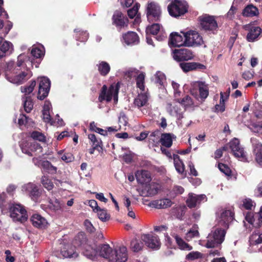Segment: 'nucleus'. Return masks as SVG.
<instances>
[{"instance_id":"de8ad7c7","label":"nucleus","mask_w":262,"mask_h":262,"mask_svg":"<svg viewBox=\"0 0 262 262\" xmlns=\"http://www.w3.org/2000/svg\"><path fill=\"white\" fill-rule=\"evenodd\" d=\"M145 189L147 191V196H152L157 193L158 187L156 184L152 183L146 186Z\"/></svg>"},{"instance_id":"a878e982","label":"nucleus","mask_w":262,"mask_h":262,"mask_svg":"<svg viewBox=\"0 0 262 262\" xmlns=\"http://www.w3.org/2000/svg\"><path fill=\"white\" fill-rule=\"evenodd\" d=\"M135 176L138 183L141 184L148 183L151 180L149 172L145 170H138Z\"/></svg>"},{"instance_id":"9b49d317","label":"nucleus","mask_w":262,"mask_h":262,"mask_svg":"<svg viewBox=\"0 0 262 262\" xmlns=\"http://www.w3.org/2000/svg\"><path fill=\"white\" fill-rule=\"evenodd\" d=\"M202 28L206 30H213L217 27V24L213 16L204 15L199 17Z\"/></svg>"},{"instance_id":"bb28decb","label":"nucleus","mask_w":262,"mask_h":262,"mask_svg":"<svg viewBox=\"0 0 262 262\" xmlns=\"http://www.w3.org/2000/svg\"><path fill=\"white\" fill-rule=\"evenodd\" d=\"M124 42L128 45H135L139 42V37L134 32H128L123 36Z\"/></svg>"},{"instance_id":"393cba45","label":"nucleus","mask_w":262,"mask_h":262,"mask_svg":"<svg viewBox=\"0 0 262 262\" xmlns=\"http://www.w3.org/2000/svg\"><path fill=\"white\" fill-rule=\"evenodd\" d=\"M172 205V202L168 199H163L152 201L150 203L149 206L156 208H166Z\"/></svg>"},{"instance_id":"f704fd0d","label":"nucleus","mask_w":262,"mask_h":262,"mask_svg":"<svg viewBox=\"0 0 262 262\" xmlns=\"http://www.w3.org/2000/svg\"><path fill=\"white\" fill-rule=\"evenodd\" d=\"M180 65L182 69L185 72L193 70L198 68L200 69L204 67L203 65L194 62L181 63Z\"/></svg>"},{"instance_id":"cd10ccee","label":"nucleus","mask_w":262,"mask_h":262,"mask_svg":"<svg viewBox=\"0 0 262 262\" xmlns=\"http://www.w3.org/2000/svg\"><path fill=\"white\" fill-rule=\"evenodd\" d=\"M261 29L259 27H253L251 28L247 35V39L249 42H253L256 40L260 35Z\"/></svg>"},{"instance_id":"0e129e2a","label":"nucleus","mask_w":262,"mask_h":262,"mask_svg":"<svg viewBox=\"0 0 262 262\" xmlns=\"http://www.w3.org/2000/svg\"><path fill=\"white\" fill-rule=\"evenodd\" d=\"M245 220L250 224L253 225V226L255 227H259L260 226V225L259 223H256L255 224L254 223V216L251 213H248L246 217Z\"/></svg>"},{"instance_id":"4d7b16f0","label":"nucleus","mask_w":262,"mask_h":262,"mask_svg":"<svg viewBox=\"0 0 262 262\" xmlns=\"http://www.w3.org/2000/svg\"><path fill=\"white\" fill-rule=\"evenodd\" d=\"M31 137L36 140H38L40 142H45L46 137L42 133L38 131H34L31 134Z\"/></svg>"},{"instance_id":"f3484780","label":"nucleus","mask_w":262,"mask_h":262,"mask_svg":"<svg viewBox=\"0 0 262 262\" xmlns=\"http://www.w3.org/2000/svg\"><path fill=\"white\" fill-rule=\"evenodd\" d=\"M194 88L198 89L200 97L203 100H205L209 95V88L208 85L203 81H195L192 83Z\"/></svg>"},{"instance_id":"473e14b6","label":"nucleus","mask_w":262,"mask_h":262,"mask_svg":"<svg viewBox=\"0 0 262 262\" xmlns=\"http://www.w3.org/2000/svg\"><path fill=\"white\" fill-rule=\"evenodd\" d=\"M160 141L163 146L168 148L171 147L172 144V134L170 133L162 134Z\"/></svg>"},{"instance_id":"49530a36","label":"nucleus","mask_w":262,"mask_h":262,"mask_svg":"<svg viewBox=\"0 0 262 262\" xmlns=\"http://www.w3.org/2000/svg\"><path fill=\"white\" fill-rule=\"evenodd\" d=\"M144 79L145 74L143 72L140 73L136 78L137 86L142 92L144 91Z\"/></svg>"},{"instance_id":"2f4dec72","label":"nucleus","mask_w":262,"mask_h":262,"mask_svg":"<svg viewBox=\"0 0 262 262\" xmlns=\"http://www.w3.org/2000/svg\"><path fill=\"white\" fill-rule=\"evenodd\" d=\"M113 23L118 27H123L125 24V20L120 11H116L113 16Z\"/></svg>"},{"instance_id":"13d9d810","label":"nucleus","mask_w":262,"mask_h":262,"mask_svg":"<svg viewBox=\"0 0 262 262\" xmlns=\"http://www.w3.org/2000/svg\"><path fill=\"white\" fill-rule=\"evenodd\" d=\"M155 80L156 83L163 85L166 80L165 75L161 72H157L155 74Z\"/></svg>"},{"instance_id":"4c0bfd02","label":"nucleus","mask_w":262,"mask_h":262,"mask_svg":"<svg viewBox=\"0 0 262 262\" xmlns=\"http://www.w3.org/2000/svg\"><path fill=\"white\" fill-rule=\"evenodd\" d=\"M41 168L42 170L51 174L56 173L57 168L51 164L48 161L41 162Z\"/></svg>"},{"instance_id":"4468645a","label":"nucleus","mask_w":262,"mask_h":262,"mask_svg":"<svg viewBox=\"0 0 262 262\" xmlns=\"http://www.w3.org/2000/svg\"><path fill=\"white\" fill-rule=\"evenodd\" d=\"M180 35L177 32L171 33L169 37V44L172 47L186 46L185 37L183 36V32Z\"/></svg>"},{"instance_id":"412c9836","label":"nucleus","mask_w":262,"mask_h":262,"mask_svg":"<svg viewBox=\"0 0 262 262\" xmlns=\"http://www.w3.org/2000/svg\"><path fill=\"white\" fill-rule=\"evenodd\" d=\"M96 248V246L95 244L92 245L86 244L84 247L83 254L88 258L94 260L98 254Z\"/></svg>"},{"instance_id":"20e7f679","label":"nucleus","mask_w":262,"mask_h":262,"mask_svg":"<svg viewBox=\"0 0 262 262\" xmlns=\"http://www.w3.org/2000/svg\"><path fill=\"white\" fill-rule=\"evenodd\" d=\"M185 37L186 47H193L200 46L203 43V40L200 34L193 30L183 33Z\"/></svg>"},{"instance_id":"8fccbe9b","label":"nucleus","mask_w":262,"mask_h":262,"mask_svg":"<svg viewBox=\"0 0 262 262\" xmlns=\"http://www.w3.org/2000/svg\"><path fill=\"white\" fill-rule=\"evenodd\" d=\"M88 138L92 143V146L95 147V148L100 147L101 148L102 143L100 139L97 138L94 134H89Z\"/></svg>"},{"instance_id":"c756f323","label":"nucleus","mask_w":262,"mask_h":262,"mask_svg":"<svg viewBox=\"0 0 262 262\" xmlns=\"http://www.w3.org/2000/svg\"><path fill=\"white\" fill-rule=\"evenodd\" d=\"M259 14L258 9L252 5L246 6L242 12V14L245 17H253L257 16Z\"/></svg>"},{"instance_id":"f8f14e48","label":"nucleus","mask_w":262,"mask_h":262,"mask_svg":"<svg viewBox=\"0 0 262 262\" xmlns=\"http://www.w3.org/2000/svg\"><path fill=\"white\" fill-rule=\"evenodd\" d=\"M141 239L148 247L151 249H159L161 245L159 238L155 234H143L141 236Z\"/></svg>"},{"instance_id":"ea45409f","label":"nucleus","mask_w":262,"mask_h":262,"mask_svg":"<svg viewBox=\"0 0 262 262\" xmlns=\"http://www.w3.org/2000/svg\"><path fill=\"white\" fill-rule=\"evenodd\" d=\"M0 49L7 56L12 53L13 51V46L11 42L8 41H5L0 46Z\"/></svg>"},{"instance_id":"37998d69","label":"nucleus","mask_w":262,"mask_h":262,"mask_svg":"<svg viewBox=\"0 0 262 262\" xmlns=\"http://www.w3.org/2000/svg\"><path fill=\"white\" fill-rule=\"evenodd\" d=\"M31 53L34 57L40 58L44 55V49L42 46H33Z\"/></svg>"},{"instance_id":"69168bd1","label":"nucleus","mask_w":262,"mask_h":262,"mask_svg":"<svg viewBox=\"0 0 262 262\" xmlns=\"http://www.w3.org/2000/svg\"><path fill=\"white\" fill-rule=\"evenodd\" d=\"M60 158L63 161L66 163H69L73 161L74 159V157L71 153L67 152L63 154Z\"/></svg>"},{"instance_id":"1a4fd4ad","label":"nucleus","mask_w":262,"mask_h":262,"mask_svg":"<svg viewBox=\"0 0 262 262\" xmlns=\"http://www.w3.org/2000/svg\"><path fill=\"white\" fill-rule=\"evenodd\" d=\"M39 89L37 98L40 100L44 99L48 95L50 89V81L46 77L38 78Z\"/></svg>"},{"instance_id":"680f3d73","label":"nucleus","mask_w":262,"mask_h":262,"mask_svg":"<svg viewBox=\"0 0 262 262\" xmlns=\"http://www.w3.org/2000/svg\"><path fill=\"white\" fill-rule=\"evenodd\" d=\"M139 7L140 5L136 4L132 9L127 11L128 15L130 18H133L137 14Z\"/></svg>"},{"instance_id":"c9c22d12","label":"nucleus","mask_w":262,"mask_h":262,"mask_svg":"<svg viewBox=\"0 0 262 262\" xmlns=\"http://www.w3.org/2000/svg\"><path fill=\"white\" fill-rule=\"evenodd\" d=\"M173 159L176 170L179 173L183 174L185 169L184 165L183 162L180 159V157L178 155H173Z\"/></svg>"},{"instance_id":"603ef678","label":"nucleus","mask_w":262,"mask_h":262,"mask_svg":"<svg viewBox=\"0 0 262 262\" xmlns=\"http://www.w3.org/2000/svg\"><path fill=\"white\" fill-rule=\"evenodd\" d=\"M41 182L43 187L48 190H51L53 188L54 185L48 177L45 176H42Z\"/></svg>"},{"instance_id":"c85d7f7f","label":"nucleus","mask_w":262,"mask_h":262,"mask_svg":"<svg viewBox=\"0 0 262 262\" xmlns=\"http://www.w3.org/2000/svg\"><path fill=\"white\" fill-rule=\"evenodd\" d=\"M148 96L146 92H141L134 100V104L138 107L145 106L147 104Z\"/></svg>"},{"instance_id":"bf43d9fd","label":"nucleus","mask_w":262,"mask_h":262,"mask_svg":"<svg viewBox=\"0 0 262 262\" xmlns=\"http://www.w3.org/2000/svg\"><path fill=\"white\" fill-rule=\"evenodd\" d=\"M36 85L35 81H32L30 85L26 87H21V92L25 94V95L27 94H29L31 93L34 90L35 86Z\"/></svg>"},{"instance_id":"7ed1b4c3","label":"nucleus","mask_w":262,"mask_h":262,"mask_svg":"<svg viewBox=\"0 0 262 262\" xmlns=\"http://www.w3.org/2000/svg\"><path fill=\"white\" fill-rule=\"evenodd\" d=\"M169 14L177 17L184 15L187 11V4L184 1L175 0L168 6Z\"/></svg>"},{"instance_id":"a19ab883","label":"nucleus","mask_w":262,"mask_h":262,"mask_svg":"<svg viewBox=\"0 0 262 262\" xmlns=\"http://www.w3.org/2000/svg\"><path fill=\"white\" fill-rule=\"evenodd\" d=\"M143 247L141 241L136 238L133 239L130 244V249L134 252H138L142 249Z\"/></svg>"},{"instance_id":"a18cd8bd","label":"nucleus","mask_w":262,"mask_h":262,"mask_svg":"<svg viewBox=\"0 0 262 262\" xmlns=\"http://www.w3.org/2000/svg\"><path fill=\"white\" fill-rule=\"evenodd\" d=\"M26 75L24 72L17 75L14 77H9L8 80L12 83L20 84H21L25 80Z\"/></svg>"},{"instance_id":"ddd939ff","label":"nucleus","mask_w":262,"mask_h":262,"mask_svg":"<svg viewBox=\"0 0 262 262\" xmlns=\"http://www.w3.org/2000/svg\"><path fill=\"white\" fill-rule=\"evenodd\" d=\"M192 52L186 49L175 50L173 53V58L177 61L189 60L193 58Z\"/></svg>"},{"instance_id":"423d86ee","label":"nucleus","mask_w":262,"mask_h":262,"mask_svg":"<svg viewBox=\"0 0 262 262\" xmlns=\"http://www.w3.org/2000/svg\"><path fill=\"white\" fill-rule=\"evenodd\" d=\"M161 14V9L158 4L155 2L148 3L146 7V15L149 21L159 20Z\"/></svg>"},{"instance_id":"79ce46f5","label":"nucleus","mask_w":262,"mask_h":262,"mask_svg":"<svg viewBox=\"0 0 262 262\" xmlns=\"http://www.w3.org/2000/svg\"><path fill=\"white\" fill-rule=\"evenodd\" d=\"M23 101L25 111L27 113H30L33 106L31 98L29 96L23 97Z\"/></svg>"},{"instance_id":"09e8293b","label":"nucleus","mask_w":262,"mask_h":262,"mask_svg":"<svg viewBox=\"0 0 262 262\" xmlns=\"http://www.w3.org/2000/svg\"><path fill=\"white\" fill-rule=\"evenodd\" d=\"M96 212L97 213L99 219L102 222H106L110 218V214L107 213L106 209L100 208L98 210L96 211Z\"/></svg>"},{"instance_id":"f257e3e1","label":"nucleus","mask_w":262,"mask_h":262,"mask_svg":"<svg viewBox=\"0 0 262 262\" xmlns=\"http://www.w3.org/2000/svg\"><path fill=\"white\" fill-rule=\"evenodd\" d=\"M119 83L112 84L107 90L106 85H104L101 89V93L99 96V100L102 102L105 100L110 101L113 98L115 103L118 102V92L119 90Z\"/></svg>"},{"instance_id":"aec40b11","label":"nucleus","mask_w":262,"mask_h":262,"mask_svg":"<svg viewBox=\"0 0 262 262\" xmlns=\"http://www.w3.org/2000/svg\"><path fill=\"white\" fill-rule=\"evenodd\" d=\"M61 254L65 258H75L78 255L75 247L70 244L63 246L61 249Z\"/></svg>"},{"instance_id":"864d4df0","label":"nucleus","mask_w":262,"mask_h":262,"mask_svg":"<svg viewBox=\"0 0 262 262\" xmlns=\"http://www.w3.org/2000/svg\"><path fill=\"white\" fill-rule=\"evenodd\" d=\"M179 105L184 106L185 108L191 107L193 105L192 99L190 97L186 96L183 98L181 101H179Z\"/></svg>"},{"instance_id":"58836bf2","label":"nucleus","mask_w":262,"mask_h":262,"mask_svg":"<svg viewBox=\"0 0 262 262\" xmlns=\"http://www.w3.org/2000/svg\"><path fill=\"white\" fill-rule=\"evenodd\" d=\"M162 28L159 24H154L148 26L146 29L147 35L152 34L153 35L157 34L158 32H161Z\"/></svg>"},{"instance_id":"338daca9","label":"nucleus","mask_w":262,"mask_h":262,"mask_svg":"<svg viewBox=\"0 0 262 262\" xmlns=\"http://www.w3.org/2000/svg\"><path fill=\"white\" fill-rule=\"evenodd\" d=\"M218 167L219 169L223 173H224L227 176H229L231 173V170L226 165L219 163L218 164Z\"/></svg>"},{"instance_id":"774afa93","label":"nucleus","mask_w":262,"mask_h":262,"mask_svg":"<svg viewBox=\"0 0 262 262\" xmlns=\"http://www.w3.org/2000/svg\"><path fill=\"white\" fill-rule=\"evenodd\" d=\"M201 254L197 251L191 252L186 255V258L188 260H194L201 257Z\"/></svg>"},{"instance_id":"3c124183","label":"nucleus","mask_w":262,"mask_h":262,"mask_svg":"<svg viewBox=\"0 0 262 262\" xmlns=\"http://www.w3.org/2000/svg\"><path fill=\"white\" fill-rule=\"evenodd\" d=\"M198 227L197 226H194L193 228L186 233V239L187 241H189L191 240L192 238L198 237L199 235V233L198 230Z\"/></svg>"},{"instance_id":"a211bd4d","label":"nucleus","mask_w":262,"mask_h":262,"mask_svg":"<svg viewBox=\"0 0 262 262\" xmlns=\"http://www.w3.org/2000/svg\"><path fill=\"white\" fill-rule=\"evenodd\" d=\"M253 151L255 155V160L262 167V144L256 139H251Z\"/></svg>"},{"instance_id":"4be33fe9","label":"nucleus","mask_w":262,"mask_h":262,"mask_svg":"<svg viewBox=\"0 0 262 262\" xmlns=\"http://www.w3.org/2000/svg\"><path fill=\"white\" fill-rule=\"evenodd\" d=\"M31 221L32 225L38 228H45L48 224L47 220L38 214H33L31 218Z\"/></svg>"},{"instance_id":"e433bc0d","label":"nucleus","mask_w":262,"mask_h":262,"mask_svg":"<svg viewBox=\"0 0 262 262\" xmlns=\"http://www.w3.org/2000/svg\"><path fill=\"white\" fill-rule=\"evenodd\" d=\"M97 66L98 67V71L102 76L106 75L110 71V66L105 61H101Z\"/></svg>"},{"instance_id":"6ab92c4d","label":"nucleus","mask_w":262,"mask_h":262,"mask_svg":"<svg viewBox=\"0 0 262 262\" xmlns=\"http://www.w3.org/2000/svg\"><path fill=\"white\" fill-rule=\"evenodd\" d=\"M233 219V214L230 210H224L220 215L219 219V224L224 228H227Z\"/></svg>"},{"instance_id":"72a5a7b5","label":"nucleus","mask_w":262,"mask_h":262,"mask_svg":"<svg viewBox=\"0 0 262 262\" xmlns=\"http://www.w3.org/2000/svg\"><path fill=\"white\" fill-rule=\"evenodd\" d=\"M172 236L174 238L179 248L183 250L189 251L192 249V247L185 243L184 241L178 235L174 234Z\"/></svg>"},{"instance_id":"6e6552de","label":"nucleus","mask_w":262,"mask_h":262,"mask_svg":"<svg viewBox=\"0 0 262 262\" xmlns=\"http://www.w3.org/2000/svg\"><path fill=\"white\" fill-rule=\"evenodd\" d=\"M128 259L127 250L126 247L120 246L113 250L110 262H125Z\"/></svg>"},{"instance_id":"e2e57ef3","label":"nucleus","mask_w":262,"mask_h":262,"mask_svg":"<svg viewBox=\"0 0 262 262\" xmlns=\"http://www.w3.org/2000/svg\"><path fill=\"white\" fill-rule=\"evenodd\" d=\"M84 226L86 231L90 233H93L95 231V228L89 220L84 221Z\"/></svg>"},{"instance_id":"7c9ffc66","label":"nucleus","mask_w":262,"mask_h":262,"mask_svg":"<svg viewBox=\"0 0 262 262\" xmlns=\"http://www.w3.org/2000/svg\"><path fill=\"white\" fill-rule=\"evenodd\" d=\"M179 105H180L179 104ZM166 108L171 116H176L179 118L182 117V111L178 104L172 105L169 103L167 104Z\"/></svg>"},{"instance_id":"5fc2aeb1","label":"nucleus","mask_w":262,"mask_h":262,"mask_svg":"<svg viewBox=\"0 0 262 262\" xmlns=\"http://www.w3.org/2000/svg\"><path fill=\"white\" fill-rule=\"evenodd\" d=\"M250 242L252 244H259L262 243V232L259 233H253L251 236Z\"/></svg>"},{"instance_id":"0eeeda50","label":"nucleus","mask_w":262,"mask_h":262,"mask_svg":"<svg viewBox=\"0 0 262 262\" xmlns=\"http://www.w3.org/2000/svg\"><path fill=\"white\" fill-rule=\"evenodd\" d=\"M10 216L14 221L20 222H24L27 219L26 210L19 204H15L11 207Z\"/></svg>"},{"instance_id":"c03bdc74","label":"nucleus","mask_w":262,"mask_h":262,"mask_svg":"<svg viewBox=\"0 0 262 262\" xmlns=\"http://www.w3.org/2000/svg\"><path fill=\"white\" fill-rule=\"evenodd\" d=\"M63 205V203L55 199L54 200H50L49 207L52 210L56 211L61 210Z\"/></svg>"},{"instance_id":"f03ea898","label":"nucleus","mask_w":262,"mask_h":262,"mask_svg":"<svg viewBox=\"0 0 262 262\" xmlns=\"http://www.w3.org/2000/svg\"><path fill=\"white\" fill-rule=\"evenodd\" d=\"M226 231L225 229L216 228L212 230L207 237L206 247L214 248L220 245L224 241Z\"/></svg>"},{"instance_id":"5701e85b","label":"nucleus","mask_w":262,"mask_h":262,"mask_svg":"<svg viewBox=\"0 0 262 262\" xmlns=\"http://www.w3.org/2000/svg\"><path fill=\"white\" fill-rule=\"evenodd\" d=\"M51 108V103L46 101L42 110V119L45 122L50 123L51 125H54L55 122L52 120L50 115V111Z\"/></svg>"},{"instance_id":"dca6fc26","label":"nucleus","mask_w":262,"mask_h":262,"mask_svg":"<svg viewBox=\"0 0 262 262\" xmlns=\"http://www.w3.org/2000/svg\"><path fill=\"white\" fill-rule=\"evenodd\" d=\"M22 190L29 193L31 199L36 201L40 195L39 191L36 185L29 183L22 186Z\"/></svg>"},{"instance_id":"39448f33","label":"nucleus","mask_w":262,"mask_h":262,"mask_svg":"<svg viewBox=\"0 0 262 262\" xmlns=\"http://www.w3.org/2000/svg\"><path fill=\"white\" fill-rule=\"evenodd\" d=\"M231 149L233 155L244 162L247 161L246 152L244 148L241 146L239 141L237 138L231 140L228 144Z\"/></svg>"},{"instance_id":"9d476101","label":"nucleus","mask_w":262,"mask_h":262,"mask_svg":"<svg viewBox=\"0 0 262 262\" xmlns=\"http://www.w3.org/2000/svg\"><path fill=\"white\" fill-rule=\"evenodd\" d=\"M20 147L23 152L30 156H33L32 154L33 152L40 154L42 151L41 146L36 142L30 143L29 142L23 141L20 143Z\"/></svg>"},{"instance_id":"6e6d98bb","label":"nucleus","mask_w":262,"mask_h":262,"mask_svg":"<svg viewBox=\"0 0 262 262\" xmlns=\"http://www.w3.org/2000/svg\"><path fill=\"white\" fill-rule=\"evenodd\" d=\"M221 99L219 104H216L215 106V110L217 112H223L225 110V101L224 93L223 92L220 93Z\"/></svg>"},{"instance_id":"2eb2a0df","label":"nucleus","mask_w":262,"mask_h":262,"mask_svg":"<svg viewBox=\"0 0 262 262\" xmlns=\"http://www.w3.org/2000/svg\"><path fill=\"white\" fill-rule=\"evenodd\" d=\"M203 201H206V196L205 194L196 195L189 193L186 203L187 206L191 208L196 207Z\"/></svg>"},{"instance_id":"052dcab7","label":"nucleus","mask_w":262,"mask_h":262,"mask_svg":"<svg viewBox=\"0 0 262 262\" xmlns=\"http://www.w3.org/2000/svg\"><path fill=\"white\" fill-rule=\"evenodd\" d=\"M250 128L254 133L262 134V122L253 123L250 125Z\"/></svg>"},{"instance_id":"b1692460","label":"nucleus","mask_w":262,"mask_h":262,"mask_svg":"<svg viewBox=\"0 0 262 262\" xmlns=\"http://www.w3.org/2000/svg\"><path fill=\"white\" fill-rule=\"evenodd\" d=\"M98 253L99 255L104 258L107 259L110 262V259L112 253L113 252V249L108 244H103L100 245L98 248Z\"/></svg>"}]
</instances>
